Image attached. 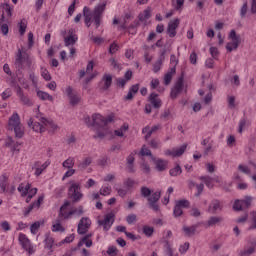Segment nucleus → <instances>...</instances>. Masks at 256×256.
Segmentation results:
<instances>
[{
  "instance_id": "nucleus-1",
  "label": "nucleus",
  "mask_w": 256,
  "mask_h": 256,
  "mask_svg": "<svg viewBox=\"0 0 256 256\" xmlns=\"http://www.w3.org/2000/svg\"><path fill=\"white\" fill-rule=\"evenodd\" d=\"M106 7L107 0H103L94 8L92 14H90L89 7L85 6L83 8L84 23H91L93 17L96 28L99 27V25H101V17H103Z\"/></svg>"
},
{
  "instance_id": "nucleus-2",
  "label": "nucleus",
  "mask_w": 256,
  "mask_h": 256,
  "mask_svg": "<svg viewBox=\"0 0 256 256\" xmlns=\"http://www.w3.org/2000/svg\"><path fill=\"white\" fill-rule=\"evenodd\" d=\"M113 117L109 116L108 118L103 117L101 114L92 115L93 127H98L94 139H105L106 135H109V129H107V123H111ZM102 129V130H101Z\"/></svg>"
},
{
  "instance_id": "nucleus-3",
  "label": "nucleus",
  "mask_w": 256,
  "mask_h": 256,
  "mask_svg": "<svg viewBox=\"0 0 256 256\" xmlns=\"http://www.w3.org/2000/svg\"><path fill=\"white\" fill-rule=\"evenodd\" d=\"M23 63H26L28 69H31V65H33V60L31 59V56H29V54L23 55V51H21V49H18V53L16 54V59L14 63L16 69H23Z\"/></svg>"
},
{
  "instance_id": "nucleus-4",
  "label": "nucleus",
  "mask_w": 256,
  "mask_h": 256,
  "mask_svg": "<svg viewBox=\"0 0 256 256\" xmlns=\"http://www.w3.org/2000/svg\"><path fill=\"white\" fill-rule=\"evenodd\" d=\"M68 191V197L71 199L72 203H78V201L83 199V193H81V185L72 183Z\"/></svg>"
},
{
  "instance_id": "nucleus-5",
  "label": "nucleus",
  "mask_w": 256,
  "mask_h": 256,
  "mask_svg": "<svg viewBox=\"0 0 256 256\" xmlns=\"http://www.w3.org/2000/svg\"><path fill=\"white\" fill-rule=\"evenodd\" d=\"M161 199V191L154 192L150 197L147 198V205L149 209H152L155 213H159L161 209L159 208V200Z\"/></svg>"
},
{
  "instance_id": "nucleus-6",
  "label": "nucleus",
  "mask_w": 256,
  "mask_h": 256,
  "mask_svg": "<svg viewBox=\"0 0 256 256\" xmlns=\"http://www.w3.org/2000/svg\"><path fill=\"white\" fill-rule=\"evenodd\" d=\"M230 39H232V43L229 42L226 44V49L227 51H229L231 53V51H236V49L239 47V45L241 44V36L237 35V32H235V30H231L230 35H229Z\"/></svg>"
},
{
  "instance_id": "nucleus-7",
  "label": "nucleus",
  "mask_w": 256,
  "mask_h": 256,
  "mask_svg": "<svg viewBox=\"0 0 256 256\" xmlns=\"http://www.w3.org/2000/svg\"><path fill=\"white\" fill-rule=\"evenodd\" d=\"M41 118L42 117L40 115L35 116L36 121L33 118H30L28 121V127H32L33 131L36 133H45V124L39 121Z\"/></svg>"
},
{
  "instance_id": "nucleus-8",
  "label": "nucleus",
  "mask_w": 256,
  "mask_h": 256,
  "mask_svg": "<svg viewBox=\"0 0 256 256\" xmlns=\"http://www.w3.org/2000/svg\"><path fill=\"white\" fill-rule=\"evenodd\" d=\"M70 205H71V202H69V200H66L63 203V205L60 207L59 214H58V219H60V221L71 219V216L75 215V211L67 212V207H69Z\"/></svg>"
},
{
  "instance_id": "nucleus-9",
  "label": "nucleus",
  "mask_w": 256,
  "mask_h": 256,
  "mask_svg": "<svg viewBox=\"0 0 256 256\" xmlns=\"http://www.w3.org/2000/svg\"><path fill=\"white\" fill-rule=\"evenodd\" d=\"M65 93L69 98L70 105H72L73 107H75V105H79V103L81 102V97H79L77 92L73 90V87L71 86L66 87Z\"/></svg>"
},
{
  "instance_id": "nucleus-10",
  "label": "nucleus",
  "mask_w": 256,
  "mask_h": 256,
  "mask_svg": "<svg viewBox=\"0 0 256 256\" xmlns=\"http://www.w3.org/2000/svg\"><path fill=\"white\" fill-rule=\"evenodd\" d=\"M115 221V214L113 212L108 213L105 215L103 220H99V225L103 226L104 231H109L111 229V225H113V222Z\"/></svg>"
},
{
  "instance_id": "nucleus-11",
  "label": "nucleus",
  "mask_w": 256,
  "mask_h": 256,
  "mask_svg": "<svg viewBox=\"0 0 256 256\" xmlns=\"http://www.w3.org/2000/svg\"><path fill=\"white\" fill-rule=\"evenodd\" d=\"M89 227H91V220H89L88 217H83L78 223V234L79 235H85L87 233Z\"/></svg>"
},
{
  "instance_id": "nucleus-12",
  "label": "nucleus",
  "mask_w": 256,
  "mask_h": 256,
  "mask_svg": "<svg viewBox=\"0 0 256 256\" xmlns=\"http://www.w3.org/2000/svg\"><path fill=\"white\" fill-rule=\"evenodd\" d=\"M180 20L176 18L168 23L167 34L173 38L177 35V29L179 28Z\"/></svg>"
},
{
  "instance_id": "nucleus-13",
  "label": "nucleus",
  "mask_w": 256,
  "mask_h": 256,
  "mask_svg": "<svg viewBox=\"0 0 256 256\" xmlns=\"http://www.w3.org/2000/svg\"><path fill=\"white\" fill-rule=\"evenodd\" d=\"M219 211H223V204L218 199L212 200L208 207V213H211L212 215H217Z\"/></svg>"
},
{
  "instance_id": "nucleus-14",
  "label": "nucleus",
  "mask_w": 256,
  "mask_h": 256,
  "mask_svg": "<svg viewBox=\"0 0 256 256\" xmlns=\"http://www.w3.org/2000/svg\"><path fill=\"white\" fill-rule=\"evenodd\" d=\"M19 242L21 243L23 249L28 251L29 255L33 254V246H31V240H29L25 234L19 235Z\"/></svg>"
},
{
  "instance_id": "nucleus-15",
  "label": "nucleus",
  "mask_w": 256,
  "mask_h": 256,
  "mask_svg": "<svg viewBox=\"0 0 256 256\" xmlns=\"http://www.w3.org/2000/svg\"><path fill=\"white\" fill-rule=\"evenodd\" d=\"M16 94L19 97L20 102L22 103V105H27V107H31V105H33V102L31 101V99H29V97H27L23 93V89L20 86L16 87Z\"/></svg>"
},
{
  "instance_id": "nucleus-16",
  "label": "nucleus",
  "mask_w": 256,
  "mask_h": 256,
  "mask_svg": "<svg viewBox=\"0 0 256 256\" xmlns=\"http://www.w3.org/2000/svg\"><path fill=\"white\" fill-rule=\"evenodd\" d=\"M148 101H149L150 105H152V107H154V109H159V108H161V105H163V102L159 98V94H157L155 92H152L149 95Z\"/></svg>"
},
{
  "instance_id": "nucleus-17",
  "label": "nucleus",
  "mask_w": 256,
  "mask_h": 256,
  "mask_svg": "<svg viewBox=\"0 0 256 256\" xmlns=\"http://www.w3.org/2000/svg\"><path fill=\"white\" fill-rule=\"evenodd\" d=\"M68 33L69 35L64 37L65 47H71V45H75L79 39L77 35L73 34V29H70Z\"/></svg>"
},
{
  "instance_id": "nucleus-18",
  "label": "nucleus",
  "mask_w": 256,
  "mask_h": 256,
  "mask_svg": "<svg viewBox=\"0 0 256 256\" xmlns=\"http://www.w3.org/2000/svg\"><path fill=\"white\" fill-rule=\"evenodd\" d=\"M250 247L244 248L239 252V256H251L253 253H255L256 248V241H250L249 242Z\"/></svg>"
},
{
  "instance_id": "nucleus-19",
  "label": "nucleus",
  "mask_w": 256,
  "mask_h": 256,
  "mask_svg": "<svg viewBox=\"0 0 256 256\" xmlns=\"http://www.w3.org/2000/svg\"><path fill=\"white\" fill-rule=\"evenodd\" d=\"M50 162H44L43 164H41V162H35L34 164V169L35 172L34 174L36 175V177H39V175H41V173H43L45 171V169H47V167H49Z\"/></svg>"
},
{
  "instance_id": "nucleus-20",
  "label": "nucleus",
  "mask_w": 256,
  "mask_h": 256,
  "mask_svg": "<svg viewBox=\"0 0 256 256\" xmlns=\"http://www.w3.org/2000/svg\"><path fill=\"white\" fill-rule=\"evenodd\" d=\"M197 227H199V225L197 224L190 227L183 226L182 231L186 237H193V235H195V233L197 232Z\"/></svg>"
},
{
  "instance_id": "nucleus-21",
  "label": "nucleus",
  "mask_w": 256,
  "mask_h": 256,
  "mask_svg": "<svg viewBox=\"0 0 256 256\" xmlns=\"http://www.w3.org/2000/svg\"><path fill=\"white\" fill-rule=\"evenodd\" d=\"M43 196H39L37 202H32L29 207L28 210L26 212H24L25 217H27V215H29L33 209H35V207H37V209H39L41 207V203H43Z\"/></svg>"
},
{
  "instance_id": "nucleus-22",
  "label": "nucleus",
  "mask_w": 256,
  "mask_h": 256,
  "mask_svg": "<svg viewBox=\"0 0 256 256\" xmlns=\"http://www.w3.org/2000/svg\"><path fill=\"white\" fill-rule=\"evenodd\" d=\"M91 163H93V158L91 156L84 158L80 163H78V170L85 171V169H87Z\"/></svg>"
},
{
  "instance_id": "nucleus-23",
  "label": "nucleus",
  "mask_w": 256,
  "mask_h": 256,
  "mask_svg": "<svg viewBox=\"0 0 256 256\" xmlns=\"http://www.w3.org/2000/svg\"><path fill=\"white\" fill-rule=\"evenodd\" d=\"M102 81H104V85L102 87L103 91L109 90L113 83V76L111 74H104Z\"/></svg>"
},
{
  "instance_id": "nucleus-24",
  "label": "nucleus",
  "mask_w": 256,
  "mask_h": 256,
  "mask_svg": "<svg viewBox=\"0 0 256 256\" xmlns=\"http://www.w3.org/2000/svg\"><path fill=\"white\" fill-rule=\"evenodd\" d=\"M223 221V217L219 216H211L207 221H206V227H215V225H219Z\"/></svg>"
},
{
  "instance_id": "nucleus-25",
  "label": "nucleus",
  "mask_w": 256,
  "mask_h": 256,
  "mask_svg": "<svg viewBox=\"0 0 256 256\" xmlns=\"http://www.w3.org/2000/svg\"><path fill=\"white\" fill-rule=\"evenodd\" d=\"M40 122L43 123L45 129H51L52 131H57V125L53 123V121L47 120V118L42 117L39 119Z\"/></svg>"
},
{
  "instance_id": "nucleus-26",
  "label": "nucleus",
  "mask_w": 256,
  "mask_h": 256,
  "mask_svg": "<svg viewBox=\"0 0 256 256\" xmlns=\"http://www.w3.org/2000/svg\"><path fill=\"white\" fill-rule=\"evenodd\" d=\"M9 125L10 127H17L18 125H21V119L19 118V114L14 113L10 119H9Z\"/></svg>"
},
{
  "instance_id": "nucleus-27",
  "label": "nucleus",
  "mask_w": 256,
  "mask_h": 256,
  "mask_svg": "<svg viewBox=\"0 0 256 256\" xmlns=\"http://www.w3.org/2000/svg\"><path fill=\"white\" fill-rule=\"evenodd\" d=\"M199 179L200 181H203L208 189H213V187H215L213 184V178H211V176H201Z\"/></svg>"
},
{
  "instance_id": "nucleus-28",
  "label": "nucleus",
  "mask_w": 256,
  "mask_h": 256,
  "mask_svg": "<svg viewBox=\"0 0 256 256\" xmlns=\"http://www.w3.org/2000/svg\"><path fill=\"white\" fill-rule=\"evenodd\" d=\"M131 19H133L131 14H125L123 22L119 25L118 29H120L121 31H125V29H127V24L129 23V21H131Z\"/></svg>"
},
{
  "instance_id": "nucleus-29",
  "label": "nucleus",
  "mask_w": 256,
  "mask_h": 256,
  "mask_svg": "<svg viewBox=\"0 0 256 256\" xmlns=\"http://www.w3.org/2000/svg\"><path fill=\"white\" fill-rule=\"evenodd\" d=\"M175 73H176V69H175V67H172L171 70L167 74H165V76H164V84L165 85H169L171 83V81L173 79V75H175Z\"/></svg>"
},
{
  "instance_id": "nucleus-30",
  "label": "nucleus",
  "mask_w": 256,
  "mask_h": 256,
  "mask_svg": "<svg viewBox=\"0 0 256 256\" xmlns=\"http://www.w3.org/2000/svg\"><path fill=\"white\" fill-rule=\"evenodd\" d=\"M54 243H55V240L53 239V237H51L49 234H46L45 240H44L45 249H53Z\"/></svg>"
},
{
  "instance_id": "nucleus-31",
  "label": "nucleus",
  "mask_w": 256,
  "mask_h": 256,
  "mask_svg": "<svg viewBox=\"0 0 256 256\" xmlns=\"http://www.w3.org/2000/svg\"><path fill=\"white\" fill-rule=\"evenodd\" d=\"M62 167H64V169H73V167H75V158L69 157L68 159H66L62 163Z\"/></svg>"
},
{
  "instance_id": "nucleus-32",
  "label": "nucleus",
  "mask_w": 256,
  "mask_h": 256,
  "mask_svg": "<svg viewBox=\"0 0 256 256\" xmlns=\"http://www.w3.org/2000/svg\"><path fill=\"white\" fill-rule=\"evenodd\" d=\"M183 173V169H181V166L178 164L174 168H171L169 171V174L171 177H179Z\"/></svg>"
},
{
  "instance_id": "nucleus-33",
  "label": "nucleus",
  "mask_w": 256,
  "mask_h": 256,
  "mask_svg": "<svg viewBox=\"0 0 256 256\" xmlns=\"http://www.w3.org/2000/svg\"><path fill=\"white\" fill-rule=\"evenodd\" d=\"M37 96L39 99H42V101H53V96L49 95V93L44 91H38Z\"/></svg>"
},
{
  "instance_id": "nucleus-34",
  "label": "nucleus",
  "mask_w": 256,
  "mask_h": 256,
  "mask_svg": "<svg viewBox=\"0 0 256 256\" xmlns=\"http://www.w3.org/2000/svg\"><path fill=\"white\" fill-rule=\"evenodd\" d=\"M156 169L158 171H165L167 169V161L162 159L156 160Z\"/></svg>"
},
{
  "instance_id": "nucleus-35",
  "label": "nucleus",
  "mask_w": 256,
  "mask_h": 256,
  "mask_svg": "<svg viewBox=\"0 0 256 256\" xmlns=\"http://www.w3.org/2000/svg\"><path fill=\"white\" fill-rule=\"evenodd\" d=\"M140 155H142V157H150L153 160H155V158L153 157V154L151 153V150H149V148H147V146L145 145L142 146Z\"/></svg>"
},
{
  "instance_id": "nucleus-36",
  "label": "nucleus",
  "mask_w": 256,
  "mask_h": 256,
  "mask_svg": "<svg viewBox=\"0 0 256 256\" xmlns=\"http://www.w3.org/2000/svg\"><path fill=\"white\" fill-rule=\"evenodd\" d=\"M13 129H14L15 136L18 139H21V137H23V135H25V132L23 131V127L21 126V124L18 126H14Z\"/></svg>"
},
{
  "instance_id": "nucleus-37",
  "label": "nucleus",
  "mask_w": 256,
  "mask_h": 256,
  "mask_svg": "<svg viewBox=\"0 0 256 256\" xmlns=\"http://www.w3.org/2000/svg\"><path fill=\"white\" fill-rule=\"evenodd\" d=\"M186 150H187V144H183L179 148H176L174 150V157H181V155H183V153H185Z\"/></svg>"
},
{
  "instance_id": "nucleus-38",
  "label": "nucleus",
  "mask_w": 256,
  "mask_h": 256,
  "mask_svg": "<svg viewBox=\"0 0 256 256\" xmlns=\"http://www.w3.org/2000/svg\"><path fill=\"white\" fill-rule=\"evenodd\" d=\"M150 17H151V9L147 8L146 10H144L143 14L139 15V20L147 21V19H149Z\"/></svg>"
},
{
  "instance_id": "nucleus-39",
  "label": "nucleus",
  "mask_w": 256,
  "mask_h": 256,
  "mask_svg": "<svg viewBox=\"0 0 256 256\" xmlns=\"http://www.w3.org/2000/svg\"><path fill=\"white\" fill-rule=\"evenodd\" d=\"M185 85L183 84V76L179 77L177 82L174 85V88H176L177 91L180 93L183 91Z\"/></svg>"
},
{
  "instance_id": "nucleus-40",
  "label": "nucleus",
  "mask_w": 256,
  "mask_h": 256,
  "mask_svg": "<svg viewBox=\"0 0 256 256\" xmlns=\"http://www.w3.org/2000/svg\"><path fill=\"white\" fill-rule=\"evenodd\" d=\"M144 235H146V237H151L155 231V229L151 226H147L145 225L142 229Z\"/></svg>"
},
{
  "instance_id": "nucleus-41",
  "label": "nucleus",
  "mask_w": 256,
  "mask_h": 256,
  "mask_svg": "<svg viewBox=\"0 0 256 256\" xmlns=\"http://www.w3.org/2000/svg\"><path fill=\"white\" fill-rule=\"evenodd\" d=\"M140 193H141L142 197H145V198H148V199L152 195L151 194L152 193L151 189H149L148 187H145V186L141 187Z\"/></svg>"
},
{
  "instance_id": "nucleus-42",
  "label": "nucleus",
  "mask_w": 256,
  "mask_h": 256,
  "mask_svg": "<svg viewBox=\"0 0 256 256\" xmlns=\"http://www.w3.org/2000/svg\"><path fill=\"white\" fill-rule=\"evenodd\" d=\"M61 219L57 218L56 219V224L53 225V231H65V228L61 225Z\"/></svg>"
},
{
  "instance_id": "nucleus-43",
  "label": "nucleus",
  "mask_w": 256,
  "mask_h": 256,
  "mask_svg": "<svg viewBox=\"0 0 256 256\" xmlns=\"http://www.w3.org/2000/svg\"><path fill=\"white\" fill-rule=\"evenodd\" d=\"M41 75L45 81H51V74L47 68H41Z\"/></svg>"
},
{
  "instance_id": "nucleus-44",
  "label": "nucleus",
  "mask_w": 256,
  "mask_h": 256,
  "mask_svg": "<svg viewBox=\"0 0 256 256\" xmlns=\"http://www.w3.org/2000/svg\"><path fill=\"white\" fill-rule=\"evenodd\" d=\"M2 8L6 12L7 17H13V8L9 4H3Z\"/></svg>"
},
{
  "instance_id": "nucleus-45",
  "label": "nucleus",
  "mask_w": 256,
  "mask_h": 256,
  "mask_svg": "<svg viewBox=\"0 0 256 256\" xmlns=\"http://www.w3.org/2000/svg\"><path fill=\"white\" fill-rule=\"evenodd\" d=\"M41 227V222H35L30 226V231L33 235H37V231Z\"/></svg>"
},
{
  "instance_id": "nucleus-46",
  "label": "nucleus",
  "mask_w": 256,
  "mask_h": 256,
  "mask_svg": "<svg viewBox=\"0 0 256 256\" xmlns=\"http://www.w3.org/2000/svg\"><path fill=\"white\" fill-rule=\"evenodd\" d=\"M13 95V91H11L10 88H7L2 94V100L3 101H7V99H9V97H11Z\"/></svg>"
},
{
  "instance_id": "nucleus-47",
  "label": "nucleus",
  "mask_w": 256,
  "mask_h": 256,
  "mask_svg": "<svg viewBox=\"0 0 256 256\" xmlns=\"http://www.w3.org/2000/svg\"><path fill=\"white\" fill-rule=\"evenodd\" d=\"M247 10H248V3L247 1H245L240 9V17L242 19H244L245 15H247Z\"/></svg>"
},
{
  "instance_id": "nucleus-48",
  "label": "nucleus",
  "mask_w": 256,
  "mask_h": 256,
  "mask_svg": "<svg viewBox=\"0 0 256 256\" xmlns=\"http://www.w3.org/2000/svg\"><path fill=\"white\" fill-rule=\"evenodd\" d=\"M115 82L117 87H121V89L125 88V85H127V80H125V78H116Z\"/></svg>"
},
{
  "instance_id": "nucleus-49",
  "label": "nucleus",
  "mask_w": 256,
  "mask_h": 256,
  "mask_svg": "<svg viewBox=\"0 0 256 256\" xmlns=\"http://www.w3.org/2000/svg\"><path fill=\"white\" fill-rule=\"evenodd\" d=\"M161 65H163V60L158 59L153 66L154 73H159V71H161Z\"/></svg>"
},
{
  "instance_id": "nucleus-50",
  "label": "nucleus",
  "mask_w": 256,
  "mask_h": 256,
  "mask_svg": "<svg viewBox=\"0 0 256 256\" xmlns=\"http://www.w3.org/2000/svg\"><path fill=\"white\" fill-rule=\"evenodd\" d=\"M234 211H242L243 209V202L242 200H236L233 205Z\"/></svg>"
},
{
  "instance_id": "nucleus-51",
  "label": "nucleus",
  "mask_w": 256,
  "mask_h": 256,
  "mask_svg": "<svg viewBox=\"0 0 256 256\" xmlns=\"http://www.w3.org/2000/svg\"><path fill=\"white\" fill-rule=\"evenodd\" d=\"M242 201V206L245 205V207H251V203L253 202V198L251 196H246Z\"/></svg>"
},
{
  "instance_id": "nucleus-52",
  "label": "nucleus",
  "mask_w": 256,
  "mask_h": 256,
  "mask_svg": "<svg viewBox=\"0 0 256 256\" xmlns=\"http://www.w3.org/2000/svg\"><path fill=\"white\" fill-rule=\"evenodd\" d=\"M126 221L128 225H133V223L137 222V215L135 214H130L126 217Z\"/></svg>"
},
{
  "instance_id": "nucleus-53",
  "label": "nucleus",
  "mask_w": 256,
  "mask_h": 256,
  "mask_svg": "<svg viewBox=\"0 0 256 256\" xmlns=\"http://www.w3.org/2000/svg\"><path fill=\"white\" fill-rule=\"evenodd\" d=\"M89 237H92V234H87L82 238V241H84V245H86V247H91L93 245V241L89 240Z\"/></svg>"
},
{
  "instance_id": "nucleus-54",
  "label": "nucleus",
  "mask_w": 256,
  "mask_h": 256,
  "mask_svg": "<svg viewBox=\"0 0 256 256\" xmlns=\"http://www.w3.org/2000/svg\"><path fill=\"white\" fill-rule=\"evenodd\" d=\"M100 195H103L104 197L107 195H111V187L106 186L100 189L99 191Z\"/></svg>"
},
{
  "instance_id": "nucleus-55",
  "label": "nucleus",
  "mask_w": 256,
  "mask_h": 256,
  "mask_svg": "<svg viewBox=\"0 0 256 256\" xmlns=\"http://www.w3.org/2000/svg\"><path fill=\"white\" fill-rule=\"evenodd\" d=\"M174 217H181L183 215V208H180L177 204L174 207Z\"/></svg>"
},
{
  "instance_id": "nucleus-56",
  "label": "nucleus",
  "mask_w": 256,
  "mask_h": 256,
  "mask_svg": "<svg viewBox=\"0 0 256 256\" xmlns=\"http://www.w3.org/2000/svg\"><path fill=\"white\" fill-rule=\"evenodd\" d=\"M189 247H190L189 242H185L183 245H181L179 248V252L181 253V255H183L184 253H187V251H189Z\"/></svg>"
},
{
  "instance_id": "nucleus-57",
  "label": "nucleus",
  "mask_w": 256,
  "mask_h": 256,
  "mask_svg": "<svg viewBox=\"0 0 256 256\" xmlns=\"http://www.w3.org/2000/svg\"><path fill=\"white\" fill-rule=\"evenodd\" d=\"M75 239V234H72L68 237H66L64 240H62L61 242H59V247H61V245H63V243H73V240Z\"/></svg>"
},
{
  "instance_id": "nucleus-58",
  "label": "nucleus",
  "mask_w": 256,
  "mask_h": 256,
  "mask_svg": "<svg viewBox=\"0 0 256 256\" xmlns=\"http://www.w3.org/2000/svg\"><path fill=\"white\" fill-rule=\"evenodd\" d=\"M250 215H251V217H252V224H251V226L248 228L249 231H251V230H253V229H256V212L253 211V212H251Z\"/></svg>"
},
{
  "instance_id": "nucleus-59",
  "label": "nucleus",
  "mask_w": 256,
  "mask_h": 256,
  "mask_svg": "<svg viewBox=\"0 0 256 256\" xmlns=\"http://www.w3.org/2000/svg\"><path fill=\"white\" fill-rule=\"evenodd\" d=\"M165 244H166L167 254L169 256H179L178 253H173V249H171V245H169V241L165 240Z\"/></svg>"
},
{
  "instance_id": "nucleus-60",
  "label": "nucleus",
  "mask_w": 256,
  "mask_h": 256,
  "mask_svg": "<svg viewBox=\"0 0 256 256\" xmlns=\"http://www.w3.org/2000/svg\"><path fill=\"white\" fill-rule=\"evenodd\" d=\"M119 51V45L117 43L113 42L109 47V53L113 55L114 53H117Z\"/></svg>"
},
{
  "instance_id": "nucleus-61",
  "label": "nucleus",
  "mask_w": 256,
  "mask_h": 256,
  "mask_svg": "<svg viewBox=\"0 0 256 256\" xmlns=\"http://www.w3.org/2000/svg\"><path fill=\"white\" fill-rule=\"evenodd\" d=\"M124 185L127 187V190L129 191L133 185H135V180L128 178L124 181Z\"/></svg>"
},
{
  "instance_id": "nucleus-62",
  "label": "nucleus",
  "mask_w": 256,
  "mask_h": 256,
  "mask_svg": "<svg viewBox=\"0 0 256 256\" xmlns=\"http://www.w3.org/2000/svg\"><path fill=\"white\" fill-rule=\"evenodd\" d=\"M210 55L213 59H217V57H219V49H217V47H210Z\"/></svg>"
},
{
  "instance_id": "nucleus-63",
  "label": "nucleus",
  "mask_w": 256,
  "mask_h": 256,
  "mask_svg": "<svg viewBox=\"0 0 256 256\" xmlns=\"http://www.w3.org/2000/svg\"><path fill=\"white\" fill-rule=\"evenodd\" d=\"M176 205H178L180 208L183 209V207L184 208L189 207L190 203H189V200H180L176 202Z\"/></svg>"
},
{
  "instance_id": "nucleus-64",
  "label": "nucleus",
  "mask_w": 256,
  "mask_h": 256,
  "mask_svg": "<svg viewBox=\"0 0 256 256\" xmlns=\"http://www.w3.org/2000/svg\"><path fill=\"white\" fill-rule=\"evenodd\" d=\"M228 107L235 109V96H228Z\"/></svg>"
}]
</instances>
